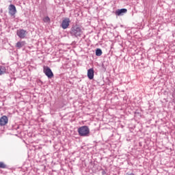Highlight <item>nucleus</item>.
<instances>
[{
	"instance_id": "nucleus-1",
	"label": "nucleus",
	"mask_w": 175,
	"mask_h": 175,
	"mask_svg": "<svg viewBox=\"0 0 175 175\" xmlns=\"http://www.w3.org/2000/svg\"><path fill=\"white\" fill-rule=\"evenodd\" d=\"M78 133L79 136L85 137L90 136V128L87 126H82L78 129Z\"/></svg>"
},
{
	"instance_id": "nucleus-2",
	"label": "nucleus",
	"mask_w": 175,
	"mask_h": 175,
	"mask_svg": "<svg viewBox=\"0 0 175 175\" xmlns=\"http://www.w3.org/2000/svg\"><path fill=\"white\" fill-rule=\"evenodd\" d=\"M70 33L73 36H75V38H79V36H81L83 31H81V27H80V26L76 25L72 27Z\"/></svg>"
},
{
	"instance_id": "nucleus-3",
	"label": "nucleus",
	"mask_w": 175,
	"mask_h": 175,
	"mask_svg": "<svg viewBox=\"0 0 175 175\" xmlns=\"http://www.w3.org/2000/svg\"><path fill=\"white\" fill-rule=\"evenodd\" d=\"M43 72L48 79H53L54 77V73H53V71H51V69L49 66H44Z\"/></svg>"
},
{
	"instance_id": "nucleus-4",
	"label": "nucleus",
	"mask_w": 175,
	"mask_h": 175,
	"mask_svg": "<svg viewBox=\"0 0 175 175\" xmlns=\"http://www.w3.org/2000/svg\"><path fill=\"white\" fill-rule=\"evenodd\" d=\"M16 35L21 39H25V36H27V31H25L23 29H20L16 31Z\"/></svg>"
},
{
	"instance_id": "nucleus-5",
	"label": "nucleus",
	"mask_w": 175,
	"mask_h": 175,
	"mask_svg": "<svg viewBox=\"0 0 175 175\" xmlns=\"http://www.w3.org/2000/svg\"><path fill=\"white\" fill-rule=\"evenodd\" d=\"M8 12L10 16H14L16 13H17V9H16V6L13 4H11L8 7Z\"/></svg>"
},
{
	"instance_id": "nucleus-6",
	"label": "nucleus",
	"mask_w": 175,
	"mask_h": 175,
	"mask_svg": "<svg viewBox=\"0 0 175 175\" xmlns=\"http://www.w3.org/2000/svg\"><path fill=\"white\" fill-rule=\"evenodd\" d=\"M70 24V19H69V18H65L62 23V28H63V29H66V28L69 27Z\"/></svg>"
},
{
	"instance_id": "nucleus-7",
	"label": "nucleus",
	"mask_w": 175,
	"mask_h": 175,
	"mask_svg": "<svg viewBox=\"0 0 175 175\" xmlns=\"http://www.w3.org/2000/svg\"><path fill=\"white\" fill-rule=\"evenodd\" d=\"M8 122H9L8 116H3L1 118H0V126H5Z\"/></svg>"
},
{
	"instance_id": "nucleus-8",
	"label": "nucleus",
	"mask_w": 175,
	"mask_h": 175,
	"mask_svg": "<svg viewBox=\"0 0 175 175\" xmlns=\"http://www.w3.org/2000/svg\"><path fill=\"white\" fill-rule=\"evenodd\" d=\"M127 12H128V10H126V8H122V9L116 10L115 12V14L116 16H124V14H125V13H126Z\"/></svg>"
},
{
	"instance_id": "nucleus-9",
	"label": "nucleus",
	"mask_w": 175,
	"mask_h": 175,
	"mask_svg": "<svg viewBox=\"0 0 175 175\" xmlns=\"http://www.w3.org/2000/svg\"><path fill=\"white\" fill-rule=\"evenodd\" d=\"M94 68H90L88 70V79H90V80H92L94 79Z\"/></svg>"
},
{
	"instance_id": "nucleus-10",
	"label": "nucleus",
	"mask_w": 175,
	"mask_h": 175,
	"mask_svg": "<svg viewBox=\"0 0 175 175\" xmlns=\"http://www.w3.org/2000/svg\"><path fill=\"white\" fill-rule=\"evenodd\" d=\"M25 46V41H21V42H18L16 44V47L17 49H21V47Z\"/></svg>"
},
{
	"instance_id": "nucleus-11",
	"label": "nucleus",
	"mask_w": 175,
	"mask_h": 175,
	"mask_svg": "<svg viewBox=\"0 0 175 175\" xmlns=\"http://www.w3.org/2000/svg\"><path fill=\"white\" fill-rule=\"evenodd\" d=\"M6 73V67L3 66H0V76H2V75H5Z\"/></svg>"
},
{
	"instance_id": "nucleus-12",
	"label": "nucleus",
	"mask_w": 175,
	"mask_h": 175,
	"mask_svg": "<svg viewBox=\"0 0 175 175\" xmlns=\"http://www.w3.org/2000/svg\"><path fill=\"white\" fill-rule=\"evenodd\" d=\"M96 55L97 57H100V55H102V49H97L96 50Z\"/></svg>"
},
{
	"instance_id": "nucleus-13",
	"label": "nucleus",
	"mask_w": 175,
	"mask_h": 175,
	"mask_svg": "<svg viewBox=\"0 0 175 175\" xmlns=\"http://www.w3.org/2000/svg\"><path fill=\"white\" fill-rule=\"evenodd\" d=\"M6 167H8V165L5 163L0 162V169H6Z\"/></svg>"
},
{
	"instance_id": "nucleus-14",
	"label": "nucleus",
	"mask_w": 175,
	"mask_h": 175,
	"mask_svg": "<svg viewBox=\"0 0 175 175\" xmlns=\"http://www.w3.org/2000/svg\"><path fill=\"white\" fill-rule=\"evenodd\" d=\"M44 23H50V18L49 16H46L43 18Z\"/></svg>"
}]
</instances>
